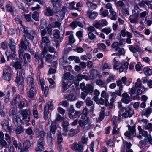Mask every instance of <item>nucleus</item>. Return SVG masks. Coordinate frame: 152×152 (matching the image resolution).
I'll return each mask as SVG.
<instances>
[{
  "mask_svg": "<svg viewBox=\"0 0 152 152\" xmlns=\"http://www.w3.org/2000/svg\"><path fill=\"white\" fill-rule=\"evenodd\" d=\"M152 112V109L148 107L145 110H143L142 111V115L146 116L147 117H148Z\"/></svg>",
  "mask_w": 152,
  "mask_h": 152,
  "instance_id": "nucleus-26",
  "label": "nucleus"
},
{
  "mask_svg": "<svg viewBox=\"0 0 152 152\" xmlns=\"http://www.w3.org/2000/svg\"><path fill=\"white\" fill-rule=\"evenodd\" d=\"M10 71L11 68L10 66L7 67L3 69L2 77L4 79L8 81L10 80L12 76Z\"/></svg>",
  "mask_w": 152,
  "mask_h": 152,
  "instance_id": "nucleus-6",
  "label": "nucleus"
},
{
  "mask_svg": "<svg viewBox=\"0 0 152 152\" xmlns=\"http://www.w3.org/2000/svg\"><path fill=\"white\" fill-rule=\"evenodd\" d=\"M129 48L130 51L132 53L137 51L140 52L142 51L141 48L138 45H136V47H134L132 45H130Z\"/></svg>",
  "mask_w": 152,
  "mask_h": 152,
  "instance_id": "nucleus-18",
  "label": "nucleus"
},
{
  "mask_svg": "<svg viewBox=\"0 0 152 152\" xmlns=\"http://www.w3.org/2000/svg\"><path fill=\"white\" fill-rule=\"evenodd\" d=\"M127 127H128V130L131 134L133 136H134L136 135L135 126H133L132 127H131L128 124L127 125Z\"/></svg>",
  "mask_w": 152,
  "mask_h": 152,
  "instance_id": "nucleus-30",
  "label": "nucleus"
},
{
  "mask_svg": "<svg viewBox=\"0 0 152 152\" xmlns=\"http://www.w3.org/2000/svg\"><path fill=\"white\" fill-rule=\"evenodd\" d=\"M115 75L113 74H110L106 80V83L107 84L108 83H109L114 81Z\"/></svg>",
  "mask_w": 152,
  "mask_h": 152,
  "instance_id": "nucleus-38",
  "label": "nucleus"
},
{
  "mask_svg": "<svg viewBox=\"0 0 152 152\" xmlns=\"http://www.w3.org/2000/svg\"><path fill=\"white\" fill-rule=\"evenodd\" d=\"M125 112L122 114V116L126 118L131 117L134 114V111L129 106L124 108Z\"/></svg>",
  "mask_w": 152,
  "mask_h": 152,
  "instance_id": "nucleus-7",
  "label": "nucleus"
},
{
  "mask_svg": "<svg viewBox=\"0 0 152 152\" xmlns=\"http://www.w3.org/2000/svg\"><path fill=\"white\" fill-rule=\"evenodd\" d=\"M31 146V144L29 141L26 140L23 142V149L28 151Z\"/></svg>",
  "mask_w": 152,
  "mask_h": 152,
  "instance_id": "nucleus-33",
  "label": "nucleus"
},
{
  "mask_svg": "<svg viewBox=\"0 0 152 152\" xmlns=\"http://www.w3.org/2000/svg\"><path fill=\"white\" fill-rule=\"evenodd\" d=\"M42 41L43 43L47 44L50 42V41L47 37L43 36L42 38Z\"/></svg>",
  "mask_w": 152,
  "mask_h": 152,
  "instance_id": "nucleus-62",
  "label": "nucleus"
},
{
  "mask_svg": "<svg viewBox=\"0 0 152 152\" xmlns=\"http://www.w3.org/2000/svg\"><path fill=\"white\" fill-rule=\"evenodd\" d=\"M83 146L79 142L78 143H74L71 145V147L73 150L78 151V152H83Z\"/></svg>",
  "mask_w": 152,
  "mask_h": 152,
  "instance_id": "nucleus-9",
  "label": "nucleus"
},
{
  "mask_svg": "<svg viewBox=\"0 0 152 152\" xmlns=\"http://www.w3.org/2000/svg\"><path fill=\"white\" fill-rule=\"evenodd\" d=\"M117 128V126H113L112 130V133L113 134H117L119 133V128H117V129H116Z\"/></svg>",
  "mask_w": 152,
  "mask_h": 152,
  "instance_id": "nucleus-55",
  "label": "nucleus"
},
{
  "mask_svg": "<svg viewBox=\"0 0 152 152\" xmlns=\"http://www.w3.org/2000/svg\"><path fill=\"white\" fill-rule=\"evenodd\" d=\"M112 121L113 126H117V117L116 116H114L113 117Z\"/></svg>",
  "mask_w": 152,
  "mask_h": 152,
  "instance_id": "nucleus-57",
  "label": "nucleus"
},
{
  "mask_svg": "<svg viewBox=\"0 0 152 152\" xmlns=\"http://www.w3.org/2000/svg\"><path fill=\"white\" fill-rule=\"evenodd\" d=\"M27 84L29 87H35L34 84V78L31 76H28L27 78Z\"/></svg>",
  "mask_w": 152,
  "mask_h": 152,
  "instance_id": "nucleus-21",
  "label": "nucleus"
},
{
  "mask_svg": "<svg viewBox=\"0 0 152 152\" xmlns=\"http://www.w3.org/2000/svg\"><path fill=\"white\" fill-rule=\"evenodd\" d=\"M53 57V55L50 54H47L45 56V59L46 61L47 62H50V60L52 59Z\"/></svg>",
  "mask_w": 152,
  "mask_h": 152,
  "instance_id": "nucleus-58",
  "label": "nucleus"
},
{
  "mask_svg": "<svg viewBox=\"0 0 152 152\" xmlns=\"http://www.w3.org/2000/svg\"><path fill=\"white\" fill-rule=\"evenodd\" d=\"M36 91L35 87H30L29 90L27 92L28 96L31 99H34V93Z\"/></svg>",
  "mask_w": 152,
  "mask_h": 152,
  "instance_id": "nucleus-13",
  "label": "nucleus"
},
{
  "mask_svg": "<svg viewBox=\"0 0 152 152\" xmlns=\"http://www.w3.org/2000/svg\"><path fill=\"white\" fill-rule=\"evenodd\" d=\"M44 114V118L45 120H46L48 118V116L49 114L48 108L47 106H45Z\"/></svg>",
  "mask_w": 152,
  "mask_h": 152,
  "instance_id": "nucleus-43",
  "label": "nucleus"
},
{
  "mask_svg": "<svg viewBox=\"0 0 152 152\" xmlns=\"http://www.w3.org/2000/svg\"><path fill=\"white\" fill-rule=\"evenodd\" d=\"M88 140L87 137H86L85 136H83L81 138V140L79 142L83 145L84 144L87 143Z\"/></svg>",
  "mask_w": 152,
  "mask_h": 152,
  "instance_id": "nucleus-54",
  "label": "nucleus"
},
{
  "mask_svg": "<svg viewBox=\"0 0 152 152\" xmlns=\"http://www.w3.org/2000/svg\"><path fill=\"white\" fill-rule=\"evenodd\" d=\"M64 78L65 80H71L73 79L74 76L71 75L69 72H67L64 74Z\"/></svg>",
  "mask_w": 152,
  "mask_h": 152,
  "instance_id": "nucleus-31",
  "label": "nucleus"
},
{
  "mask_svg": "<svg viewBox=\"0 0 152 152\" xmlns=\"http://www.w3.org/2000/svg\"><path fill=\"white\" fill-rule=\"evenodd\" d=\"M94 97L93 99L95 102H97L98 101V96L100 95V93L99 91L96 89L94 91Z\"/></svg>",
  "mask_w": 152,
  "mask_h": 152,
  "instance_id": "nucleus-36",
  "label": "nucleus"
},
{
  "mask_svg": "<svg viewBox=\"0 0 152 152\" xmlns=\"http://www.w3.org/2000/svg\"><path fill=\"white\" fill-rule=\"evenodd\" d=\"M139 17L137 15H133L129 17L130 22L132 23H135L138 22Z\"/></svg>",
  "mask_w": 152,
  "mask_h": 152,
  "instance_id": "nucleus-20",
  "label": "nucleus"
},
{
  "mask_svg": "<svg viewBox=\"0 0 152 152\" xmlns=\"http://www.w3.org/2000/svg\"><path fill=\"white\" fill-rule=\"evenodd\" d=\"M16 3L18 7L21 9L23 10H25V8L23 6V5L22 3L19 2L18 0H17L16 1Z\"/></svg>",
  "mask_w": 152,
  "mask_h": 152,
  "instance_id": "nucleus-51",
  "label": "nucleus"
},
{
  "mask_svg": "<svg viewBox=\"0 0 152 152\" xmlns=\"http://www.w3.org/2000/svg\"><path fill=\"white\" fill-rule=\"evenodd\" d=\"M110 15H112L111 19L113 20H116L117 15L116 13L113 10V9L109 10Z\"/></svg>",
  "mask_w": 152,
  "mask_h": 152,
  "instance_id": "nucleus-39",
  "label": "nucleus"
},
{
  "mask_svg": "<svg viewBox=\"0 0 152 152\" xmlns=\"http://www.w3.org/2000/svg\"><path fill=\"white\" fill-rule=\"evenodd\" d=\"M37 146L36 147V151H43L44 150V145H42L40 144H37Z\"/></svg>",
  "mask_w": 152,
  "mask_h": 152,
  "instance_id": "nucleus-53",
  "label": "nucleus"
},
{
  "mask_svg": "<svg viewBox=\"0 0 152 152\" xmlns=\"http://www.w3.org/2000/svg\"><path fill=\"white\" fill-rule=\"evenodd\" d=\"M20 100V95L18 94H16L13 97V99L11 102L12 105H16Z\"/></svg>",
  "mask_w": 152,
  "mask_h": 152,
  "instance_id": "nucleus-16",
  "label": "nucleus"
},
{
  "mask_svg": "<svg viewBox=\"0 0 152 152\" xmlns=\"http://www.w3.org/2000/svg\"><path fill=\"white\" fill-rule=\"evenodd\" d=\"M101 31L105 33L106 34H108L111 31V29L110 28H104L101 30Z\"/></svg>",
  "mask_w": 152,
  "mask_h": 152,
  "instance_id": "nucleus-52",
  "label": "nucleus"
},
{
  "mask_svg": "<svg viewBox=\"0 0 152 152\" xmlns=\"http://www.w3.org/2000/svg\"><path fill=\"white\" fill-rule=\"evenodd\" d=\"M12 66L16 70L20 69L22 67V64L21 62L16 61L12 63Z\"/></svg>",
  "mask_w": 152,
  "mask_h": 152,
  "instance_id": "nucleus-28",
  "label": "nucleus"
},
{
  "mask_svg": "<svg viewBox=\"0 0 152 152\" xmlns=\"http://www.w3.org/2000/svg\"><path fill=\"white\" fill-rule=\"evenodd\" d=\"M24 16L25 18L26 21L29 22L32 20L31 16V14H28L27 15H25Z\"/></svg>",
  "mask_w": 152,
  "mask_h": 152,
  "instance_id": "nucleus-63",
  "label": "nucleus"
},
{
  "mask_svg": "<svg viewBox=\"0 0 152 152\" xmlns=\"http://www.w3.org/2000/svg\"><path fill=\"white\" fill-rule=\"evenodd\" d=\"M145 74L147 76H149L152 74V70L148 67H145L143 69Z\"/></svg>",
  "mask_w": 152,
  "mask_h": 152,
  "instance_id": "nucleus-32",
  "label": "nucleus"
},
{
  "mask_svg": "<svg viewBox=\"0 0 152 152\" xmlns=\"http://www.w3.org/2000/svg\"><path fill=\"white\" fill-rule=\"evenodd\" d=\"M45 106H47L48 109L52 110L53 108V102L52 100H50L46 103Z\"/></svg>",
  "mask_w": 152,
  "mask_h": 152,
  "instance_id": "nucleus-40",
  "label": "nucleus"
},
{
  "mask_svg": "<svg viewBox=\"0 0 152 152\" xmlns=\"http://www.w3.org/2000/svg\"><path fill=\"white\" fill-rule=\"evenodd\" d=\"M34 58L35 59V64H37L39 63V60L40 59V56H39L38 53H35L34 56Z\"/></svg>",
  "mask_w": 152,
  "mask_h": 152,
  "instance_id": "nucleus-50",
  "label": "nucleus"
},
{
  "mask_svg": "<svg viewBox=\"0 0 152 152\" xmlns=\"http://www.w3.org/2000/svg\"><path fill=\"white\" fill-rule=\"evenodd\" d=\"M80 131V129H74L73 128H72L69 131V135L71 137H73L75 134L79 133Z\"/></svg>",
  "mask_w": 152,
  "mask_h": 152,
  "instance_id": "nucleus-27",
  "label": "nucleus"
},
{
  "mask_svg": "<svg viewBox=\"0 0 152 152\" xmlns=\"http://www.w3.org/2000/svg\"><path fill=\"white\" fill-rule=\"evenodd\" d=\"M96 84L98 86H100L105 84L104 81L101 79L97 80L96 82Z\"/></svg>",
  "mask_w": 152,
  "mask_h": 152,
  "instance_id": "nucleus-61",
  "label": "nucleus"
},
{
  "mask_svg": "<svg viewBox=\"0 0 152 152\" xmlns=\"http://www.w3.org/2000/svg\"><path fill=\"white\" fill-rule=\"evenodd\" d=\"M45 52L44 51H42L40 54V60L41 61V64L39 65L38 67L39 69H41L43 67V60L45 55Z\"/></svg>",
  "mask_w": 152,
  "mask_h": 152,
  "instance_id": "nucleus-25",
  "label": "nucleus"
},
{
  "mask_svg": "<svg viewBox=\"0 0 152 152\" xmlns=\"http://www.w3.org/2000/svg\"><path fill=\"white\" fill-rule=\"evenodd\" d=\"M142 83L140 79L138 78L137 80V81L136 82L135 84V87L136 88H144V86H142Z\"/></svg>",
  "mask_w": 152,
  "mask_h": 152,
  "instance_id": "nucleus-42",
  "label": "nucleus"
},
{
  "mask_svg": "<svg viewBox=\"0 0 152 152\" xmlns=\"http://www.w3.org/2000/svg\"><path fill=\"white\" fill-rule=\"evenodd\" d=\"M22 30H23L24 34L23 36V38L24 37L26 38V37L31 40L33 42L34 44H35L37 43V39H36V31L31 28L27 27H25L22 26Z\"/></svg>",
  "mask_w": 152,
  "mask_h": 152,
  "instance_id": "nucleus-2",
  "label": "nucleus"
},
{
  "mask_svg": "<svg viewBox=\"0 0 152 152\" xmlns=\"http://www.w3.org/2000/svg\"><path fill=\"white\" fill-rule=\"evenodd\" d=\"M19 45L20 49L18 50V54L19 58L22 59L23 56L25 63L26 62V57L27 60L29 61L31 56L28 53H24V51L28 49V50L32 54H34V51L31 48V44L25 37L21 39L20 44Z\"/></svg>",
  "mask_w": 152,
  "mask_h": 152,
  "instance_id": "nucleus-1",
  "label": "nucleus"
},
{
  "mask_svg": "<svg viewBox=\"0 0 152 152\" xmlns=\"http://www.w3.org/2000/svg\"><path fill=\"white\" fill-rule=\"evenodd\" d=\"M33 113L34 118L38 119L39 118V114L37 110L36 106H33Z\"/></svg>",
  "mask_w": 152,
  "mask_h": 152,
  "instance_id": "nucleus-41",
  "label": "nucleus"
},
{
  "mask_svg": "<svg viewBox=\"0 0 152 152\" xmlns=\"http://www.w3.org/2000/svg\"><path fill=\"white\" fill-rule=\"evenodd\" d=\"M89 118L86 116H82L81 119L78 121V124L80 127H83L86 130H88L90 128L89 125Z\"/></svg>",
  "mask_w": 152,
  "mask_h": 152,
  "instance_id": "nucleus-4",
  "label": "nucleus"
},
{
  "mask_svg": "<svg viewBox=\"0 0 152 152\" xmlns=\"http://www.w3.org/2000/svg\"><path fill=\"white\" fill-rule=\"evenodd\" d=\"M75 4V3L74 1H73L72 2L69 3V6H67V7L69 9L71 10H75V7H74V6Z\"/></svg>",
  "mask_w": 152,
  "mask_h": 152,
  "instance_id": "nucleus-60",
  "label": "nucleus"
},
{
  "mask_svg": "<svg viewBox=\"0 0 152 152\" xmlns=\"http://www.w3.org/2000/svg\"><path fill=\"white\" fill-rule=\"evenodd\" d=\"M72 82L69 81L64 80H62V86L64 89H66L69 88V86L72 84Z\"/></svg>",
  "mask_w": 152,
  "mask_h": 152,
  "instance_id": "nucleus-22",
  "label": "nucleus"
},
{
  "mask_svg": "<svg viewBox=\"0 0 152 152\" xmlns=\"http://www.w3.org/2000/svg\"><path fill=\"white\" fill-rule=\"evenodd\" d=\"M23 128L21 126H18L16 129L15 131L17 134H19L23 131Z\"/></svg>",
  "mask_w": 152,
  "mask_h": 152,
  "instance_id": "nucleus-59",
  "label": "nucleus"
},
{
  "mask_svg": "<svg viewBox=\"0 0 152 152\" xmlns=\"http://www.w3.org/2000/svg\"><path fill=\"white\" fill-rule=\"evenodd\" d=\"M6 7L7 10L8 11L13 12L14 11V7L10 2L8 1L7 2L6 4Z\"/></svg>",
  "mask_w": 152,
  "mask_h": 152,
  "instance_id": "nucleus-29",
  "label": "nucleus"
},
{
  "mask_svg": "<svg viewBox=\"0 0 152 152\" xmlns=\"http://www.w3.org/2000/svg\"><path fill=\"white\" fill-rule=\"evenodd\" d=\"M88 35V37L90 40H92L93 42H97L96 36L95 35L91 32H89Z\"/></svg>",
  "mask_w": 152,
  "mask_h": 152,
  "instance_id": "nucleus-35",
  "label": "nucleus"
},
{
  "mask_svg": "<svg viewBox=\"0 0 152 152\" xmlns=\"http://www.w3.org/2000/svg\"><path fill=\"white\" fill-rule=\"evenodd\" d=\"M25 77V70L23 69H21L17 71V76L15 80L18 87H19L20 86L23 90L24 88V80Z\"/></svg>",
  "mask_w": 152,
  "mask_h": 152,
  "instance_id": "nucleus-3",
  "label": "nucleus"
},
{
  "mask_svg": "<svg viewBox=\"0 0 152 152\" xmlns=\"http://www.w3.org/2000/svg\"><path fill=\"white\" fill-rule=\"evenodd\" d=\"M70 26L71 27L74 28H75L77 26H78L82 28H83V25L82 23L77 21H74L72 22L70 24Z\"/></svg>",
  "mask_w": 152,
  "mask_h": 152,
  "instance_id": "nucleus-23",
  "label": "nucleus"
},
{
  "mask_svg": "<svg viewBox=\"0 0 152 152\" xmlns=\"http://www.w3.org/2000/svg\"><path fill=\"white\" fill-rule=\"evenodd\" d=\"M115 58H116L115 57L114 59V64L113 66V68L114 69L117 70L118 69L119 66L120 64V62L119 61H116Z\"/></svg>",
  "mask_w": 152,
  "mask_h": 152,
  "instance_id": "nucleus-46",
  "label": "nucleus"
},
{
  "mask_svg": "<svg viewBox=\"0 0 152 152\" xmlns=\"http://www.w3.org/2000/svg\"><path fill=\"white\" fill-rule=\"evenodd\" d=\"M29 111L27 109L24 110L21 113L22 116V120L26 122V124L28 123L30 120V116L29 114Z\"/></svg>",
  "mask_w": 152,
  "mask_h": 152,
  "instance_id": "nucleus-8",
  "label": "nucleus"
},
{
  "mask_svg": "<svg viewBox=\"0 0 152 152\" xmlns=\"http://www.w3.org/2000/svg\"><path fill=\"white\" fill-rule=\"evenodd\" d=\"M44 14L45 15L48 16H52L54 14L53 11L51 10L50 7H46L45 10Z\"/></svg>",
  "mask_w": 152,
  "mask_h": 152,
  "instance_id": "nucleus-15",
  "label": "nucleus"
},
{
  "mask_svg": "<svg viewBox=\"0 0 152 152\" xmlns=\"http://www.w3.org/2000/svg\"><path fill=\"white\" fill-rule=\"evenodd\" d=\"M37 135V137L44 139V137L45 136V133L43 131H41L38 132Z\"/></svg>",
  "mask_w": 152,
  "mask_h": 152,
  "instance_id": "nucleus-48",
  "label": "nucleus"
},
{
  "mask_svg": "<svg viewBox=\"0 0 152 152\" xmlns=\"http://www.w3.org/2000/svg\"><path fill=\"white\" fill-rule=\"evenodd\" d=\"M13 143L14 145L16 148H18V149L21 148L22 146L21 143L19 142L18 143H17L16 140H13Z\"/></svg>",
  "mask_w": 152,
  "mask_h": 152,
  "instance_id": "nucleus-49",
  "label": "nucleus"
},
{
  "mask_svg": "<svg viewBox=\"0 0 152 152\" xmlns=\"http://www.w3.org/2000/svg\"><path fill=\"white\" fill-rule=\"evenodd\" d=\"M148 143L152 145V139L150 135L147 136L144 140L139 142L140 145H145Z\"/></svg>",
  "mask_w": 152,
  "mask_h": 152,
  "instance_id": "nucleus-10",
  "label": "nucleus"
},
{
  "mask_svg": "<svg viewBox=\"0 0 152 152\" xmlns=\"http://www.w3.org/2000/svg\"><path fill=\"white\" fill-rule=\"evenodd\" d=\"M32 18L35 21L39 20V13L37 12H33L32 16Z\"/></svg>",
  "mask_w": 152,
  "mask_h": 152,
  "instance_id": "nucleus-47",
  "label": "nucleus"
},
{
  "mask_svg": "<svg viewBox=\"0 0 152 152\" xmlns=\"http://www.w3.org/2000/svg\"><path fill=\"white\" fill-rule=\"evenodd\" d=\"M12 117L13 122L15 125H18V124L22 123V121L19 116L16 115L13 113Z\"/></svg>",
  "mask_w": 152,
  "mask_h": 152,
  "instance_id": "nucleus-19",
  "label": "nucleus"
},
{
  "mask_svg": "<svg viewBox=\"0 0 152 152\" xmlns=\"http://www.w3.org/2000/svg\"><path fill=\"white\" fill-rule=\"evenodd\" d=\"M115 51L118 52V54L119 55H121L125 53V52L124 48H115Z\"/></svg>",
  "mask_w": 152,
  "mask_h": 152,
  "instance_id": "nucleus-45",
  "label": "nucleus"
},
{
  "mask_svg": "<svg viewBox=\"0 0 152 152\" xmlns=\"http://www.w3.org/2000/svg\"><path fill=\"white\" fill-rule=\"evenodd\" d=\"M86 5L89 8L92 10H95L97 8V6L96 4L92 3L90 2H87L86 3Z\"/></svg>",
  "mask_w": 152,
  "mask_h": 152,
  "instance_id": "nucleus-34",
  "label": "nucleus"
},
{
  "mask_svg": "<svg viewBox=\"0 0 152 152\" xmlns=\"http://www.w3.org/2000/svg\"><path fill=\"white\" fill-rule=\"evenodd\" d=\"M111 96L112 97L115 98L117 96H121V92H120L119 91H115V92H113L110 93Z\"/></svg>",
  "mask_w": 152,
  "mask_h": 152,
  "instance_id": "nucleus-44",
  "label": "nucleus"
},
{
  "mask_svg": "<svg viewBox=\"0 0 152 152\" xmlns=\"http://www.w3.org/2000/svg\"><path fill=\"white\" fill-rule=\"evenodd\" d=\"M69 125L68 122L67 121H64L62 124L63 131L66 132L68 131V126Z\"/></svg>",
  "mask_w": 152,
  "mask_h": 152,
  "instance_id": "nucleus-37",
  "label": "nucleus"
},
{
  "mask_svg": "<svg viewBox=\"0 0 152 152\" xmlns=\"http://www.w3.org/2000/svg\"><path fill=\"white\" fill-rule=\"evenodd\" d=\"M4 121H2L1 123V125L2 126L3 129L6 131H8L11 134L14 131V129L12 126H9V120L8 116H7L6 119Z\"/></svg>",
  "mask_w": 152,
  "mask_h": 152,
  "instance_id": "nucleus-5",
  "label": "nucleus"
},
{
  "mask_svg": "<svg viewBox=\"0 0 152 152\" xmlns=\"http://www.w3.org/2000/svg\"><path fill=\"white\" fill-rule=\"evenodd\" d=\"M100 25L102 27L106 26L107 25L108 23L105 19H102L99 21Z\"/></svg>",
  "mask_w": 152,
  "mask_h": 152,
  "instance_id": "nucleus-64",
  "label": "nucleus"
},
{
  "mask_svg": "<svg viewBox=\"0 0 152 152\" xmlns=\"http://www.w3.org/2000/svg\"><path fill=\"white\" fill-rule=\"evenodd\" d=\"M90 79L93 80L97 77L99 74V72L97 70L93 69L90 71Z\"/></svg>",
  "mask_w": 152,
  "mask_h": 152,
  "instance_id": "nucleus-14",
  "label": "nucleus"
},
{
  "mask_svg": "<svg viewBox=\"0 0 152 152\" xmlns=\"http://www.w3.org/2000/svg\"><path fill=\"white\" fill-rule=\"evenodd\" d=\"M121 101L124 103L128 104L131 101L129 95L127 93H123Z\"/></svg>",
  "mask_w": 152,
  "mask_h": 152,
  "instance_id": "nucleus-11",
  "label": "nucleus"
},
{
  "mask_svg": "<svg viewBox=\"0 0 152 152\" xmlns=\"http://www.w3.org/2000/svg\"><path fill=\"white\" fill-rule=\"evenodd\" d=\"M51 2L53 7H60L62 5L61 0H51Z\"/></svg>",
  "mask_w": 152,
  "mask_h": 152,
  "instance_id": "nucleus-24",
  "label": "nucleus"
},
{
  "mask_svg": "<svg viewBox=\"0 0 152 152\" xmlns=\"http://www.w3.org/2000/svg\"><path fill=\"white\" fill-rule=\"evenodd\" d=\"M98 13L95 11H87V15H88L89 18L91 19H94L98 16Z\"/></svg>",
  "mask_w": 152,
  "mask_h": 152,
  "instance_id": "nucleus-17",
  "label": "nucleus"
},
{
  "mask_svg": "<svg viewBox=\"0 0 152 152\" xmlns=\"http://www.w3.org/2000/svg\"><path fill=\"white\" fill-rule=\"evenodd\" d=\"M94 88L90 84H87L83 91L87 94H90L92 95Z\"/></svg>",
  "mask_w": 152,
  "mask_h": 152,
  "instance_id": "nucleus-12",
  "label": "nucleus"
},
{
  "mask_svg": "<svg viewBox=\"0 0 152 152\" xmlns=\"http://www.w3.org/2000/svg\"><path fill=\"white\" fill-rule=\"evenodd\" d=\"M97 47L99 49L102 50H104L106 48V46L103 43H99L97 44Z\"/></svg>",
  "mask_w": 152,
  "mask_h": 152,
  "instance_id": "nucleus-56",
  "label": "nucleus"
}]
</instances>
